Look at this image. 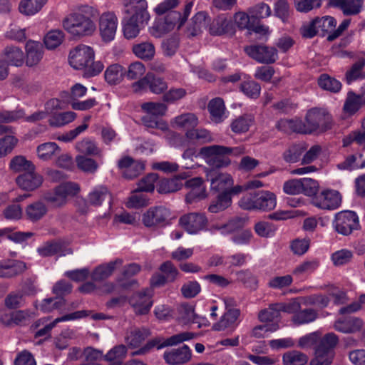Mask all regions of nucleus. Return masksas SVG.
<instances>
[{"mask_svg":"<svg viewBox=\"0 0 365 365\" xmlns=\"http://www.w3.org/2000/svg\"><path fill=\"white\" fill-rule=\"evenodd\" d=\"M332 120L331 115L323 109L312 108L307 115L305 123L299 119H283L279 121V129L301 133H322L331 128Z\"/></svg>","mask_w":365,"mask_h":365,"instance_id":"nucleus-1","label":"nucleus"},{"mask_svg":"<svg viewBox=\"0 0 365 365\" xmlns=\"http://www.w3.org/2000/svg\"><path fill=\"white\" fill-rule=\"evenodd\" d=\"M95 52L86 45H80L71 50L68 56L70 66L83 72L86 77H93L98 75L104 68L101 61H94Z\"/></svg>","mask_w":365,"mask_h":365,"instance_id":"nucleus-2","label":"nucleus"},{"mask_svg":"<svg viewBox=\"0 0 365 365\" xmlns=\"http://www.w3.org/2000/svg\"><path fill=\"white\" fill-rule=\"evenodd\" d=\"M244 152L245 149L242 147L231 148L222 145H211L202 148L198 155L208 165L221 168L227 166L230 163V159L226 157L227 155H238Z\"/></svg>","mask_w":365,"mask_h":365,"instance_id":"nucleus-3","label":"nucleus"},{"mask_svg":"<svg viewBox=\"0 0 365 365\" xmlns=\"http://www.w3.org/2000/svg\"><path fill=\"white\" fill-rule=\"evenodd\" d=\"M238 204L244 210L269 211L277 206V196L269 190H261L244 195Z\"/></svg>","mask_w":365,"mask_h":365,"instance_id":"nucleus-4","label":"nucleus"},{"mask_svg":"<svg viewBox=\"0 0 365 365\" xmlns=\"http://www.w3.org/2000/svg\"><path fill=\"white\" fill-rule=\"evenodd\" d=\"M141 108L146 113L142 118L143 123L145 127L161 130L168 129V124L158 118L159 116L164 115L168 110V107L164 103L147 102L142 104Z\"/></svg>","mask_w":365,"mask_h":365,"instance_id":"nucleus-5","label":"nucleus"},{"mask_svg":"<svg viewBox=\"0 0 365 365\" xmlns=\"http://www.w3.org/2000/svg\"><path fill=\"white\" fill-rule=\"evenodd\" d=\"M80 191L81 187L78 183L66 182L47 192L45 195V200L53 207H61L66 204L68 197H73Z\"/></svg>","mask_w":365,"mask_h":365,"instance_id":"nucleus-6","label":"nucleus"},{"mask_svg":"<svg viewBox=\"0 0 365 365\" xmlns=\"http://www.w3.org/2000/svg\"><path fill=\"white\" fill-rule=\"evenodd\" d=\"M175 217L171 210L165 206H155L149 208L142 215V222L147 227L158 225L166 226L171 223Z\"/></svg>","mask_w":365,"mask_h":365,"instance_id":"nucleus-7","label":"nucleus"},{"mask_svg":"<svg viewBox=\"0 0 365 365\" xmlns=\"http://www.w3.org/2000/svg\"><path fill=\"white\" fill-rule=\"evenodd\" d=\"M195 336V334L194 333L185 331L167 339L155 338L149 341L144 346L133 352V355L144 354L154 347H156L157 349H160L165 346H175L184 341L192 339Z\"/></svg>","mask_w":365,"mask_h":365,"instance_id":"nucleus-8","label":"nucleus"},{"mask_svg":"<svg viewBox=\"0 0 365 365\" xmlns=\"http://www.w3.org/2000/svg\"><path fill=\"white\" fill-rule=\"evenodd\" d=\"M185 22V19H180V13H171L170 16H167L164 19L156 20L150 32L155 38H160L163 35L175 30L180 29Z\"/></svg>","mask_w":365,"mask_h":365,"instance_id":"nucleus-9","label":"nucleus"},{"mask_svg":"<svg viewBox=\"0 0 365 365\" xmlns=\"http://www.w3.org/2000/svg\"><path fill=\"white\" fill-rule=\"evenodd\" d=\"M118 26V20L114 12L106 11L99 16L98 28L103 42L108 43L114 40Z\"/></svg>","mask_w":365,"mask_h":365,"instance_id":"nucleus-10","label":"nucleus"},{"mask_svg":"<svg viewBox=\"0 0 365 365\" xmlns=\"http://www.w3.org/2000/svg\"><path fill=\"white\" fill-rule=\"evenodd\" d=\"M333 225L339 234L349 235L359 228V217L353 211L339 212L335 215Z\"/></svg>","mask_w":365,"mask_h":365,"instance_id":"nucleus-11","label":"nucleus"},{"mask_svg":"<svg viewBox=\"0 0 365 365\" xmlns=\"http://www.w3.org/2000/svg\"><path fill=\"white\" fill-rule=\"evenodd\" d=\"M122 5V11L128 17L138 19L141 22L150 21L146 0H123Z\"/></svg>","mask_w":365,"mask_h":365,"instance_id":"nucleus-12","label":"nucleus"},{"mask_svg":"<svg viewBox=\"0 0 365 365\" xmlns=\"http://www.w3.org/2000/svg\"><path fill=\"white\" fill-rule=\"evenodd\" d=\"M312 203L321 210H335L341 205V196L336 190L325 189L314 197Z\"/></svg>","mask_w":365,"mask_h":365,"instance_id":"nucleus-13","label":"nucleus"},{"mask_svg":"<svg viewBox=\"0 0 365 365\" xmlns=\"http://www.w3.org/2000/svg\"><path fill=\"white\" fill-rule=\"evenodd\" d=\"M245 51L250 57L261 63H272L278 58L275 48L264 45L247 46Z\"/></svg>","mask_w":365,"mask_h":365,"instance_id":"nucleus-14","label":"nucleus"},{"mask_svg":"<svg viewBox=\"0 0 365 365\" xmlns=\"http://www.w3.org/2000/svg\"><path fill=\"white\" fill-rule=\"evenodd\" d=\"M240 312L238 309H229L220 319L212 325V329L217 331L232 333L238 327Z\"/></svg>","mask_w":365,"mask_h":365,"instance_id":"nucleus-15","label":"nucleus"},{"mask_svg":"<svg viewBox=\"0 0 365 365\" xmlns=\"http://www.w3.org/2000/svg\"><path fill=\"white\" fill-rule=\"evenodd\" d=\"M207 220L202 214L189 213L179 220L180 225L191 235H195L206 228Z\"/></svg>","mask_w":365,"mask_h":365,"instance_id":"nucleus-16","label":"nucleus"},{"mask_svg":"<svg viewBox=\"0 0 365 365\" xmlns=\"http://www.w3.org/2000/svg\"><path fill=\"white\" fill-rule=\"evenodd\" d=\"M148 86L150 90L155 94H160L168 88L167 83L161 78L155 77L153 73L147 75L133 84V90L135 92H141Z\"/></svg>","mask_w":365,"mask_h":365,"instance_id":"nucleus-17","label":"nucleus"},{"mask_svg":"<svg viewBox=\"0 0 365 365\" xmlns=\"http://www.w3.org/2000/svg\"><path fill=\"white\" fill-rule=\"evenodd\" d=\"M178 320L182 324H197L199 328L205 327L209 325L208 320L195 312V307L192 304H181L178 309Z\"/></svg>","mask_w":365,"mask_h":365,"instance_id":"nucleus-18","label":"nucleus"},{"mask_svg":"<svg viewBox=\"0 0 365 365\" xmlns=\"http://www.w3.org/2000/svg\"><path fill=\"white\" fill-rule=\"evenodd\" d=\"M207 178L210 181L211 190L222 194L228 193V190L234 183L233 178L230 174L216 170L207 172Z\"/></svg>","mask_w":365,"mask_h":365,"instance_id":"nucleus-19","label":"nucleus"},{"mask_svg":"<svg viewBox=\"0 0 365 365\" xmlns=\"http://www.w3.org/2000/svg\"><path fill=\"white\" fill-rule=\"evenodd\" d=\"M93 10V9L88 5L81 6V14L75 30L74 36H89L95 32L96 29V24L90 17Z\"/></svg>","mask_w":365,"mask_h":365,"instance_id":"nucleus-20","label":"nucleus"},{"mask_svg":"<svg viewBox=\"0 0 365 365\" xmlns=\"http://www.w3.org/2000/svg\"><path fill=\"white\" fill-rule=\"evenodd\" d=\"M88 315L86 311L81 310L77 311L71 314H66L63 317L56 318L50 324H46L44 325L45 319H41L35 323V328L39 327L41 324L43 325L42 329L38 330L36 333V337H40L46 336L48 332L51 330L53 327L56 326V324L58 322H67V321H73L76 319H82L86 317Z\"/></svg>","mask_w":365,"mask_h":365,"instance_id":"nucleus-21","label":"nucleus"},{"mask_svg":"<svg viewBox=\"0 0 365 365\" xmlns=\"http://www.w3.org/2000/svg\"><path fill=\"white\" fill-rule=\"evenodd\" d=\"M164 359L170 365H182L187 363L192 358V351L187 345L165 351Z\"/></svg>","mask_w":365,"mask_h":365,"instance_id":"nucleus-22","label":"nucleus"},{"mask_svg":"<svg viewBox=\"0 0 365 365\" xmlns=\"http://www.w3.org/2000/svg\"><path fill=\"white\" fill-rule=\"evenodd\" d=\"M185 187L190 189L185 200L187 203L202 200L207 197L206 186L201 178H194L185 182Z\"/></svg>","mask_w":365,"mask_h":365,"instance_id":"nucleus-23","label":"nucleus"},{"mask_svg":"<svg viewBox=\"0 0 365 365\" xmlns=\"http://www.w3.org/2000/svg\"><path fill=\"white\" fill-rule=\"evenodd\" d=\"M118 167L125 178L132 179L140 175L145 169V165L141 161L134 160L125 156L118 161Z\"/></svg>","mask_w":365,"mask_h":365,"instance_id":"nucleus-24","label":"nucleus"},{"mask_svg":"<svg viewBox=\"0 0 365 365\" xmlns=\"http://www.w3.org/2000/svg\"><path fill=\"white\" fill-rule=\"evenodd\" d=\"M25 63L33 67L38 64L43 56V47L40 41L29 40L26 42Z\"/></svg>","mask_w":365,"mask_h":365,"instance_id":"nucleus-25","label":"nucleus"},{"mask_svg":"<svg viewBox=\"0 0 365 365\" xmlns=\"http://www.w3.org/2000/svg\"><path fill=\"white\" fill-rule=\"evenodd\" d=\"M152 292L146 289L143 292L138 293L130 299V304L133 307L134 310L139 314L148 313L152 306Z\"/></svg>","mask_w":365,"mask_h":365,"instance_id":"nucleus-26","label":"nucleus"},{"mask_svg":"<svg viewBox=\"0 0 365 365\" xmlns=\"http://www.w3.org/2000/svg\"><path fill=\"white\" fill-rule=\"evenodd\" d=\"M61 151V148L56 143L48 141L37 145L36 155L42 162H49L53 160Z\"/></svg>","mask_w":365,"mask_h":365,"instance_id":"nucleus-27","label":"nucleus"},{"mask_svg":"<svg viewBox=\"0 0 365 365\" xmlns=\"http://www.w3.org/2000/svg\"><path fill=\"white\" fill-rule=\"evenodd\" d=\"M199 123L197 116L192 113H185L173 118L170 124L173 128L186 131L193 130Z\"/></svg>","mask_w":365,"mask_h":365,"instance_id":"nucleus-28","label":"nucleus"},{"mask_svg":"<svg viewBox=\"0 0 365 365\" xmlns=\"http://www.w3.org/2000/svg\"><path fill=\"white\" fill-rule=\"evenodd\" d=\"M65 108V103L61 100L53 98L46 102L45 105V111L41 110L26 116L25 120L34 123L46 118L47 115L53 113L54 110H62Z\"/></svg>","mask_w":365,"mask_h":365,"instance_id":"nucleus-29","label":"nucleus"},{"mask_svg":"<svg viewBox=\"0 0 365 365\" xmlns=\"http://www.w3.org/2000/svg\"><path fill=\"white\" fill-rule=\"evenodd\" d=\"M76 150L79 155L87 156H96L102 158V150L98 147L97 143L91 138H84L78 141L75 145Z\"/></svg>","mask_w":365,"mask_h":365,"instance_id":"nucleus-30","label":"nucleus"},{"mask_svg":"<svg viewBox=\"0 0 365 365\" xmlns=\"http://www.w3.org/2000/svg\"><path fill=\"white\" fill-rule=\"evenodd\" d=\"M187 175H180L173 178H163L159 180L156 184V189L159 193H169L176 192L182 187V180L185 179Z\"/></svg>","mask_w":365,"mask_h":365,"instance_id":"nucleus-31","label":"nucleus"},{"mask_svg":"<svg viewBox=\"0 0 365 365\" xmlns=\"http://www.w3.org/2000/svg\"><path fill=\"white\" fill-rule=\"evenodd\" d=\"M232 25L227 14H221L209 24V33L213 36H220L230 32Z\"/></svg>","mask_w":365,"mask_h":365,"instance_id":"nucleus-32","label":"nucleus"},{"mask_svg":"<svg viewBox=\"0 0 365 365\" xmlns=\"http://www.w3.org/2000/svg\"><path fill=\"white\" fill-rule=\"evenodd\" d=\"M26 269V264L21 261L3 260L0 262V277H13Z\"/></svg>","mask_w":365,"mask_h":365,"instance_id":"nucleus-33","label":"nucleus"},{"mask_svg":"<svg viewBox=\"0 0 365 365\" xmlns=\"http://www.w3.org/2000/svg\"><path fill=\"white\" fill-rule=\"evenodd\" d=\"M43 182V178L34 173V170L24 173L16 178L18 185L26 190H34Z\"/></svg>","mask_w":365,"mask_h":365,"instance_id":"nucleus-34","label":"nucleus"},{"mask_svg":"<svg viewBox=\"0 0 365 365\" xmlns=\"http://www.w3.org/2000/svg\"><path fill=\"white\" fill-rule=\"evenodd\" d=\"M331 4L339 7L344 15H356L363 7V0H330Z\"/></svg>","mask_w":365,"mask_h":365,"instance_id":"nucleus-35","label":"nucleus"},{"mask_svg":"<svg viewBox=\"0 0 365 365\" xmlns=\"http://www.w3.org/2000/svg\"><path fill=\"white\" fill-rule=\"evenodd\" d=\"M122 260L118 259L98 266L91 274L92 279L94 281H101L108 278L116 268L122 264Z\"/></svg>","mask_w":365,"mask_h":365,"instance_id":"nucleus-36","label":"nucleus"},{"mask_svg":"<svg viewBox=\"0 0 365 365\" xmlns=\"http://www.w3.org/2000/svg\"><path fill=\"white\" fill-rule=\"evenodd\" d=\"M110 197L108 189L102 185L93 187L87 195V201L89 205L94 207H100L103 202Z\"/></svg>","mask_w":365,"mask_h":365,"instance_id":"nucleus-37","label":"nucleus"},{"mask_svg":"<svg viewBox=\"0 0 365 365\" xmlns=\"http://www.w3.org/2000/svg\"><path fill=\"white\" fill-rule=\"evenodd\" d=\"M245 220L241 217H235L230 220L226 224H213L210 228L211 231L217 232L222 235H227L235 232L243 227Z\"/></svg>","mask_w":365,"mask_h":365,"instance_id":"nucleus-38","label":"nucleus"},{"mask_svg":"<svg viewBox=\"0 0 365 365\" xmlns=\"http://www.w3.org/2000/svg\"><path fill=\"white\" fill-rule=\"evenodd\" d=\"M38 253L42 257H48L55 255L59 256H65L71 254L72 252L70 249L64 250L63 245L58 242H46L37 249Z\"/></svg>","mask_w":365,"mask_h":365,"instance_id":"nucleus-39","label":"nucleus"},{"mask_svg":"<svg viewBox=\"0 0 365 365\" xmlns=\"http://www.w3.org/2000/svg\"><path fill=\"white\" fill-rule=\"evenodd\" d=\"M363 104H365V96L356 95L353 92H349L343 107L344 115L350 116L354 115Z\"/></svg>","mask_w":365,"mask_h":365,"instance_id":"nucleus-40","label":"nucleus"},{"mask_svg":"<svg viewBox=\"0 0 365 365\" xmlns=\"http://www.w3.org/2000/svg\"><path fill=\"white\" fill-rule=\"evenodd\" d=\"M363 325L360 319L355 317H348L344 319H338L334 323V329L343 333H351L359 331Z\"/></svg>","mask_w":365,"mask_h":365,"instance_id":"nucleus-41","label":"nucleus"},{"mask_svg":"<svg viewBox=\"0 0 365 365\" xmlns=\"http://www.w3.org/2000/svg\"><path fill=\"white\" fill-rule=\"evenodd\" d=\"M208 110L212 120L215 123H220L227 117L224 101L220 98H216L210 101Z\"/></svg>","mask_w":365,"mask_h":365,"instance_id":"nucleus-42","label":"nucleus"},{"mask_svg":"<svg viewBox=\"0 0 365 365\" xmlns=\"http://www.w3.org/2000/svg\"><path fill=\"white\" fill-rule=\"evenodd\" d=\"M125 73V69L122 66L114 63L107 67L104 73V77L108 84L116 85L123 81Z\"/></svg>","mask_w":365,"mask_h":365,"instance_id":"nucleus-43","label":"nucleus"},{"mask_svg":"<svg viewBox=\"0 0 365 365\" xmlns=\"http://www.w3.org/2000/svg\"><path fill=\"white\" fill-rule=\"evenodd\" d=\"M4 59L11 66L19 67L25 62L23 51L16 46H8L4 50Z\"/></svg>","mask_w":365,"mask_h":365,"instance_id":"nucleus-44","label":"nucleus"},{"mask_svg":"<svg viewBox=\"0 0 365 365\" xmlns=\"http://www.w3.org/2000/svg\"><path fill=\"white\" fill-rule=\"evenodd\" d=\"M56 110L53 111L50 113V118L48 119L49 125L52 127H62L71 122H73L76 118V114L73 111H66L62 113H57Z\"/></svg>","mask_w":365,"mask_h":365,"instance_id":"nucleus-45","label":"nucleus"},{"mask_svg":"<svg viewBox=\"0 0 365 365\" xmlns=\"http://www.w3.org/2000/svg\"><path fill=\"white\" fill-rule=\"evenodd\" d=\"M36 309H40L43 312H49L55 309L60 311H68L70 307L66 306L63 297H56L55 298H47L43 300L39 307L36 305Z\"/></svg>","mask_w":365,"mask_h":365,"instance_id":"nucleus-46","label":"nucleus"},{"mask_svg":"<svg viewBox=\"0 0 365 365\" xmlns=\"http://www.w3.org/2000/svg\"><path fill=\"white\" fill-rule=\"evenodd\" d=\"M48 0H21L19 3V10L25 16H34L37 14Z\"/></svg>","mask_w":365,"mask_h":365,"instance_id":"nucleus-47","label":"nucleus"},{"mask_svg":"<svg viewBox=\"0 0 365 365\" xmlns=\"http://www.w3.org/2000/svg\"><path fill=\"white\" fill-rule=\"evenodd\" d=\"M334 357V351L317 346L314 356L310 361V365H330Z\"/></svg>","mask_w":365,"mask_h":365,"instance_id":"nucleus-48","label":"nucleus"},{"mask_svg":"<svg viewBox=\"0 0 365 365\" xmlns=\"http://www.w3.org/2000/svg\"><path fill=\"white\" fill-rule=\"evenodd\" d=\"M148 22H141L138 19L128 17V19H125L123 22V34L126 38H133L136 37L141 27L144 26Z\"/></svg>","mask_w":365,"mask_h":365,"instance_id":"nucleus-49","label":"nucleus"},{"mask_svg":"<svg viewBox=\"0 0 365 365\" xmlns=\"http://www.w3.org/2000/svg\"><path fill=\"white\" fill-rule=\"evenodd\" d=\"M147 329H133L129 331L125 336V341L130 348H137L149 336Z\"/></svg>","mask_w":365,"mask_h":365,"instance_id":"nucleus-50","label":"nucleus"},{"mask_svg":"<svg viewBox=\"0 0 365 365\" xmlns=\"http://www.w3.org/2000/svg\"><path fill=\"white\" fill-rule=\"evenodd\" d=\"M318 317L317 312L313 309H305L297 311L292 318V322L297 326L309 324L314 322Z\"/></svg>","mask_w":365,"mask_h":365,"instance_id":"nucleus-51","label":"nucleus"},{"mask_svg":"<svg viewBox=\"0 0 365 365\" xmlns=\"http://www.w3.org/2000/svg\"><path fill=\"white\" fill-rule=\"evenodd\" d=\"M75 161L78 168L84 173H94L99 168L96 160L83 155H77Z\"/></svg>","mask_w":365,"mask_h":365,"instance_id":"nucleus-52","label":"nucleus"},{"mask_svg":"<svg viewBox=\"0 0 365 365\" xmlns=\"http://www.w3.org/2000/svg\"><path fill=\"white\" fill-rule=\"evenodd\" d=\"M209 19L206 13L198 12L192 18V25L189 28V34L195 36L200 34L208 25Z\"/></svg>","mask_w":365,"mask_h":365,"instance_id":"nucleus-53","label":"nucleus"},{"mask_svg":"<svg viewBox=\"0 0 365 365\" xmlns=\"http://www.w3.org/2000/svg\"><path fill=\"white\" fill-rule=\"evenodd\" d=\"M307 361L308 356L299 351H289L282 355L283 365H305Z\"/></svg>","mask_w":365,"mask_h":365,"instance_id":"nucleus-54","label":"nucleus"},{"mask_svg":"<svg viewBox=\"0 0 365 365\" xmlns=\"http://www.w3.org/2000/svg\"><path fill=\"white\" fill-rule=\"evenodd\" d=\"M64 40V34L59 29L51 30L44 36L43 43L48 50L58 48Z\"/></svg>","mask_w":365,"mask_h":365,"instance_id":"nucleus-55","label":"nucleus"},{"mask_svg":"<svg viewBox=\"0 0 365 365\" xmlns=\"http://www.w3.org/2000/svg\"><path fill=\"white\" fill-rule=\"evenodd\" d=\"M280 312L277 304H271L268 308L262 310L258 315L259 319L266 324L277 323L279 325Z\"/></svg>","mask_w":365,"mask_h":365,"instance_id":"nucleus-56","label":"nucleus"},{"mask_svg":"<svg viewBox=\"0 0 365 365\" xmlns=\"http://www.w3.org/2000/svg\"><path fill=\"white\" fill-rule=\"evenodd\" d=\"M47 212L46 205L41 202H36L28 205L25 212L28 219L36 221L43 217Z\"/></svg>","mask_w":365,"mask_h":365,"instance_id":"nucleus-57","label":"nucleus"},{"mask_svg":"<svg viewBox=\"0 0 365 365\" xmlns=\"http://www.w3.org/2000/svg\"><path fill=\"white\" fill-rule=\"evenodd\" d=\"M133 51L137 57L145 60L152 58L155 53L154 46L148 41L135 45Z\"/></svg>","mask_w":365,"mask_h":365,"instance_id":"nucleus-58","label":"nucleus"},{"mask_svg":"<svg viewBox=\"0 0 365 365\" xmlns=\"http://www.w3.org/2000/svg\"><path fill=\"white\" fill-rule=\"evenodd\" d=\"M10 168L14 172H29L35 169L34 165L25 157L19 155L14 157L10 162Z\"/></svg>","mask_w":365,"mask_h":365,"instance_id":"nucleus-59","label":"nucleus"},{"mask_svg":"<svg viewBox=\"0 0 365 365\" xmlns=\"http://www.w3.org/2000/svg\"><path fill=\"white\" fill-rule=\"evenodd\" d=\"M125 202V206L129 209H138L145 207L149 204V199L146 195L137 190Z\"/></svg>","mask_w":365,"mask_h":365,"instance_id":"nucleus-60","label":"nucleus"},{"mask_svg":"<svg viewBox=\"0 0 365 365\" xmlns=\"http://www.w3.org/2000/svg\"><path fill=\"white\" fill-rule=\"evenodd\" d=\"M127 349L124 345H118L111 349L105 356V360L112 361V364L121 365L126 356Z\"/></svg>","mask_w":365,"mask_h":365,"instance_id":"nucleus-61","label":"nucleus"},{"mask_svg":"<svg viewBox=\"0 0 365 365\" xmlns=\"http://www.w3.org/2000/svg\"><path fill=\"white\" fill-rule=\"evenodd\" d=\"M19 143V139L12 135L0 138V158H4L10 154Z\"/></svg>","mask_w":365,"mask_h":365,"instance_id":"nucleus-62","label":"nucleus"},{"mask_svg":"<svg viewBox=\"0 0 365 365\" xmlns=\"http://www.w3.org/2000/svg\"><path fill=\"white\" fill-rule=\"evenodd\" d=\"M81 14V6L68 14L63 20L62 25L63 29L73 36L74 35Z\"/></svg>","mask_w":365,"mask_h":365,"instance_id":"nucleus-63","label":"nucleus"},{"mask_svg":"<svg viewBox=\"0 0 365 365\" xmlns=\"http://www.w3.org/2000/svg\"><path fill=\"white\" fill-rule=\"evenodd\" d=\"M318 84L322 89L334 93L339 91L341 88L340 81L326 74L320 76Z\"/></svg>","mask_w":365,"mask_h":365,"instance_id":"nucleus-64","label":"nucleus"}]
</instances>
